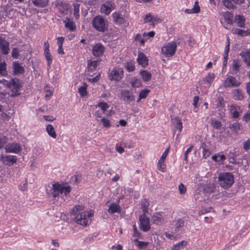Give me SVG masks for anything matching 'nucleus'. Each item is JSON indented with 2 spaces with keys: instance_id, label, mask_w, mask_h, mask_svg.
Masks as SVG:
<instances>
[{
  "instance_id": "obj_40",
  "label": "nucleus",
  "mask_w": 250,
  "mask_h": 250,
  "mask_svg": "<svg viewBox=\"0 0 250 250\" xmlns=\"http://www.w3.org/2000/svg\"><path fill=\"white\" fill-rule=\"evenodd\" d=\"M134 242L137 243L136 246L140 249L146 248L149 244L148 242L140 241L137 239H135Z\"/></svg>"
},
{
  "instance_id": "obj_20",
  "label": "nucleus",
  "mask_w": 250,
  "mask_h": 250,
  "mask_svg": "<svg viewBox=\"0 0 250 250\" xmlns=\"http://www.w3.org/2000/svg\"><path fill=\"white\" fill-rule=\"evenodd\" d=\"M121 211V208L120 206L114 203L111 204L108 209V212L109 214H113L116 212L120 213Z\"/></svg>"
},
{
  "instance_id": "obj_14",
  "label": "nucleus",
  "mask_w": 250,
  "mask_h": 250,
  "mask_svg": "<svg viewBox=\"0 0 250 250\" xmlns=\"http://www.w3.org/2000/svg\"><path fill=\"white\" fill-rule=\"evenodd\" d=\"M9 43L2 37H0V49L2 54L7 55L9 53Z\"/></svg>"
},
{
  "instance_id": "obj_9",
  "label": "nucleus",
  "mask_w": 250,
  "mask_h": 250,
  "mask_svg": "<svg viewBox=\"0 0 250 250\" xmlns=\"http://www.w3.org/2000/svg\"><path fill=\"white\" fill-rule=\"evenodd\" d=\"M22 149L21 146L17 143H11L5 146V152L7 153H19Z\"/></svg>"
},
{
  "instance_id": "obj_37",
  "label": "nucleus",
  "mask_w": 250,
  "mask_h": 250,
  "mask_svg": "<svg viewBox=\"0 0 250 250\" xmlns=\"http://www.w3.org/2000/svg\"><path fill=\"white\" fill-rule=\"evenodd\" d=\"M211 124L213 127L216 129H220L222 126L221 122L215 118H212L211 119Z\"/></svg>"
},
{
  "instance_id": "obj_63",
  "label": "nucleus",
  "mask_w": 250,
  "mask_h": 250,
  "mask_svg": "<svg viewBox=\"0 0 250 250\" xmlns=\"http://www.w3.org/2000/svg\"><path fill=\"white\" fill-rule=\"evenodd\" d=\"M232 154H233V156L231 157H230L229 159V163H232L233 164H237V163L236 162V160H235V158H234L236 156V153L235 154L232 153Z\"/></svg>"
},
{
  "instance_id": "obj_26",
  "label": "nucleus",
  "mask_w": 250,
  "mask_h": 250,
  "mask_svg": "<svg viewBox=\"0 0 250 250\" xmlns=\"http://www.w3.org/2000/svg\"><path fill=\"white\" fill-rule=\"evenodd\" d=\"M200 11V6L198 5V2L197 1L195 2L194 7L191 9H186L185 10V13L187 14H192V13H198Z\"/></svg>"
},
{
  "instance_id": "obj_57",
  "label": "nucleus",
  "mask_w": 250,
  "mask_h": 250,
  "mask_svg": "<svg viewBox=\"0 0 250 250\" xmlns=\"http://www.w3.org/2000/svg\"><path fill=\"white\" fill-rule=\"evenodd\" d=\"M184 221L182 219H179L175 224L176 229H179L184 226Z\"/></svg>"
},
{
  "instance_id": "obj_23",
  "label": "nucleus",
  "mask_w": 250,
  "mask_h": 250,
  "mask_svg": "<svg viewBox=\"0 0 250 250\" xmlns=\"http://www.w3.org/2000/svg\"><path fill=\"white\" fill-rule=\"evenodd\" d=\"M171 121L175 125V127L179 130V132H181L182 130L183 126L181 119L178 117L171 118Z\"/></svg>"
},
{
  "instance_id": "obj_46",
  "label": "nucleus",
  "mask_w": 250,
  "mask_h": 250,
  "mask_svg": "<svg viewBox=\"0 0 250 250\" xmlns=\"http://www.w3.org/2000/svg\"><path fill=\"white\" fill-rule=\"evenodd\" d=\"M223 3L228 9H233L234 7L233 3L229 0H224L223 1Z\"/></svg>"
},
{
  "instance_id": "obj_59",
  "label": "nucleus",
  "mask_w": 250,
  "mask_h": 250,
  "mask_svg": "<svg viewBox=\"0 0 250 250\" xmlns=\"http://www.w3.org/2000/svg\"><path fill=\"white\" fill-rule=\"evenodd\" d=\"M126 69L129 71V72H132L135 69V66L134 65L132 64V62H127V64H126Z\"/></svg>"
},
{
  "instance_id": "obj_12",
  "label": "nucleus",
  "mask_w": 250,
  "mask_h": 250,
  "mask_svg": "<svg viewBox=\"0 0 250 250\" xmlns=\"http://www.w3.org/2000/svg\"><path fill=\"white\" fill-rule=\"evenodd\" d=\"M104 47L102 43H96L92 47V54L95 57H100L104 52Z\"/></svg>"
},
{
  "instance_id": "obj_44",
  "label": "nucleus",
  "mask_w": 250,
  "mask_h": 250,
  "mask_svg": "<svg viewBox=\"0 0 250 250\" xmlns=\"http://www.w3.org/2000/svg\"><path fill=\"white\" fill-rule=\"evenodd\" d=\"M233 33L236 34L240 36H244L247 35V31L242 29L234 28L232 30Z\"/></svg>"
},
{
  "instance_id": "obj_19",
  "label": "nucleus",
  "mask_w": 250,
  "mask_h": 250,
  "mask_svg": "<svg viewBox=\"0 0 250 250\" xmlns=\"http://www.w3.org/2000/svg\"><path fill=\"white\" fill-rule=\"evenodd\" d=\"M13 72L15 75L22 74L24 72V68L22 66H21L18 62H13Z\"/></svg>"
},
{
  "instance_id": "obj_13",
  "label": "nucleus",
  "mask_w": 250,
  "mask_h": 250,
  "mask_svg": "<svg viewBox=\"0 0 250 250\" xmlns=\"http://www.w3.org/2000/svg\"><path fill=\"white\" fill-rule=\"evenodd\" d=\"M63 192V186H62L58 183H55L52 185V188L50 189V194L54 197H57L60 193Z\"/></svg>"
},
{
  "instance_id": "obj_2",
  "label": "nucleus",
  "mask_w": 250,
  "mask_h": 250,
  "mask_svg": "<svg viewBox=\"0 0 250 250\" xmlns=\"http://www.w3.org/2000/svg\"><path fill=\"white\" fill-rule=\"evenodd\" d=\"M234 176L230 172L220 173L218 177V183L220 186L224 189L229 188L234 183Z\"/></svg>"
},
{
  "instance_id": "obj_27",
  "label": "nucleus",
  "mask_w": 250,
  "mask_h": 250,
  "mask_svg": "<svg viewBox=\"0 0 250 250\" xmlns=\"http://www.w3.org/2000/svg\"><path fill=\"white\" fill-rule=\"evenodd\" d=\"M143 81L145 82L149 81L152 77L151 74L146 70H142L140 72Z\"/></svg>"
},
{
  "instance_id": "obj_53",
  "label": "nucleus",
  "mask_w": 250,
  "mask_h": 250,
  "mask_svg": "<svg viewBox=\"0 0 250 250\" xmlns=\"http://www.w3.org/2000/svg\"><path fill=\"white\" fill-rule=\"evenodd\" d=\"M150 20H151V23L150 25H152L153 27L155 26L156 23L161 22V19L157 16L153 17L151 16Z\"/></svg>"
},
{
  "instance_id": "obj_49",
  "label": "nucleus",
  "mask_w": 250,
  "mask_h": 250,
  "mask_svg": "<svg viewBox=\"0 0 250 250\" xmlns=\"http://www.w3.org/2000/svg\"><path fill=\"white\" fill-rule=\"evenodd\" d=\"M158 169L162 171L165 172L166 171V166L164 164V161H161L159 160L157 163Z\"/></svg>"
},
{
  "instance_id": "obj_34",
  "label": "nucleus",
  "mask_w": 250,
  "mask_h": 250,
  "mask_svg": "<svg viewBox=\"0 0 250 250\" xmlns=\"http://www.w3.org/2000/svg\"><path fill=\"white\" fill-rule=\"evenodd\" d=\"M148 206L149 203L146 199H144L141 201V209L144 212L143 214H146L148 212Z\"/></svg>"
},
{
  "instance_id": "obj_64",
  "label": "nucleus",
  "mask_w": 250,
  "mask_h": 250,
  "mask_svg": "<svg viewBox=\"0 0 250 250\" xmlns=\"http://www.w3.org/2000/svg\"><path fill=\"white\" fill-rule=\"evenodd\" d=\"M243 147L245 150H248L250 148V140H248L245 142Z\"/></svg>"
},
{
  "instance_id": "obj_41",
  "label": "nucleus",
  "mask_w": 250,
  "mask_h": 250,
  "mask_svg": "<svg viewBox=\"0 0 250 250\" xmlns=\"http://www.w3.org/2000/svg\"><path fill=\"white\" fill-rule=\"evenodd\" d=\"M7 74L5 62L0 63V76H5Z\"/></svg>"
},
{
  "instance_id": "obj_42",
  "label": "nucleus",
  "mask_w": 250,
  "mask_h": 250,
  "mask_svg": "<svg viewBox=\"0 0 250 250\" xmlns=\"http://www.w3.org/2000/svg\"><path fill=\"white\" fill-rule=\"evenodd\" d=\"M240 124L238 123L235 122L232 124L229 125V128L232 131L237 132L240 129Z\"/></svg>"
},
{
  "instance_id": "obj_22",
  "label": "nucleus",
  "mask_w": 250,
  "mask_h": 250,
  "mask_svg": "<svg viewBox=\"0 0 250 250\" xmlns=\"http://www.w3.org/2000/svg\"><path fill=\"white\" fill-rule=\"evenodd\" d=\"M245 19L243 16L241 15H236L235 17L234 22L236 23L237 26L239 27H244L245 26Z\"/></svg>"
},
{
  "instance_id": "obj_32",
  "label": "nucleus",
  "mask_w": 250,
  "mask_h": 250,
  "mask_svg": "<svg viewBox=\"0 0 250 250\" xmlns=\"http://www.w3.org/2000/svg\"><path fill=\"white\" fill-rule=\"evenodd\" d=\"M113 20L118 24H122L124 21V18L118 13L115 12L112 15Z\"/></svg>"
},
{
  "instance_id": "obj_33",
  "label": "nucleus",
  "mask_w": 250,
  "mask_h": 250,
  "mask_svg": "<svg viewBox=\"0 0 250 250\" xmlns=\"http://www.w3.org/2000/svg\"><path fill=\"white\" fill-rule=\"evenodd\" d=\"M187 244V242L186 241H182L179 242L177 244L174 245L173 247L171 249V250H179L181 249H183Z\"/></svg>"
},
{
  "instance_id": "obj_31",
  "label": "nucleus",
  "mask_w": 250,
  "mask_h": 250,
  "mask_svg": "<svg viewBox=\"0 0 250 250\" xmlns=\"http://www.w3.org/2000/svg\"><path fill=\"white\" fill-rule=\"evenodd\" d=\"M224 18L225 21L228 24H231L233 23V14L229 12H226L224 14Z\"/></svg>"
},
{
  "instance_id": "obj_29",
  "label": "nucleus",
  "mask_w": 250,
  "mask_h": 250,
  "mask_svg": "<svg viewBox=\"0 0 250 250\" xmlns=\"http://www.w3.org/2000/svg\"><path fill=\"white\" fill-rule=\"evenodd\" d=\"M32 1L37 7H44L47 5L49 0H32Z\"/></svg>"
},
{
  "instance_id": "obj_30",
  "label": "nucleus",
  "mask_w": 250,
  "mask_h": 250,
  "mask_svg": "<svg viewBox=\"0 0 250 250\" xmlns=\"http://www.w3.org/2000/svg\"><path fill=\"white\" fill-rule=\"evenodd\" d=\"M46 131L50 136L53 138H56L57 137V134L55 131L54 128L51 125H48L46 126Z\"/></svg>"
},
{
  "instance_id": "obj_50",
  "label": "nucleus",
  "mask_w": 250,
  "mask_h": 250,
  "mask_svg": "<svg viewBox=\"0 0 250 250\" xmlns=\"http://www.w3.org/2000/svg\"><path fill=\"white\" fill-rule=\"evenodd\" d=\"M101 122L103 123V125L104 127L108 128L110 127V123L109 120L105 118H102L100 120Z\"/></svg>"
},
{
  "instance_id": "obj_61",
  "label": "nucleus",
  "mask_w": 250,
  "mask_h": 250,
  "mask_svg": "<svg viewBox=\"0 0 250 250\" xmlns=\"http://www.w3.org/2000/svg\"><path fill=\"white\" fill-rule=\"evenodd\" d=\"M169 150V148L168 147V148H167L165 150V151L163 152V153L162 154V155L161 156V157L160 159V160H161V161H164V160L165 159L167 156V155Z\"/></svg>"
},
{
  "instance_id": "obj_16",
  "label": "nucleus",
  "mask_w": 250,
  "mask_h": 250,
  "mask_svg": "<svg viewBox=\"0 0 250 250\" xmlns=\"http://www.w3.org/2000/svg\"><path fill=\"white\" fill-rule=\"evenodd\" d=\"M138 63L145 67L148 65V60L146 55L142 52H139L137 58Z\"/></svg>"
},
{
  "instance_id": "obj_51",
  "label": "nucleus",
  "mask_w": 250,
  "mask_h": 250,
  "mask_svg": "<svg viewBox=\"0 0 250 250\" xmlns=\"http://www.w3.org/2000/svg\"><path fill=\"white\" fill-rule=\"evenodd\" d=\"M97 106L101 108V109L103 111V113H104L105 111L109 107L108 104L105 102L99 103L97 105Z\"/></svg>"
},
{
  "instance_id": "obj_58",
  "label": "nucleus",
  "mask_w": 250,
  "mask_h": 250,
  "mask_svg": "<svg viewBox=\"0 0 250 250\" xmlns=\"http://www.w3.org/2000/svg\"><path fill=\"white\" fill-rule=\"evenodd\" d=\"M7 141V138L5 136H3L0 137V148L3 147Z\"/></svg>"
},
{
  "instance_id": "obj_38",
  "label": "nucleus",
  "mask_w": 250,
  "mask_h": 250,
  "mask_svg": "<svg viewBox=\"0 0 250 250\" xmlns=\"http://www.w3.org/2000/svg\"><path fill=\"white\" fill-rule=\"evenodd\" d=\"M233 97L235 99L242 100L243 98L242 91L240 89L234 90Z\"/></svg>"
},
{
  "instance_id": "obj_4",
  "label": "nucleus",
  "mask_w": 250,
  "mask_h": 250,
  "mask_svg": "<svg viewBox=\"0 0 250 250\" xmlns=\"http://www.w3.org/2000/svg\"><path fill=\"white\" fill-rule=\"evenodd\" d=\"M8 86L12 92L10 95V97H14L21 94L19 91L21 87V84L19 79L17 78L12 79L10 82L8 83Z\"/></svg>"
},
{
  "instance_id": "obj_25",
  "label": "nucleus",
  "mask_w": 250,
  "mask_h": 250,
  "mask_svg": "<svg viewBox=\"0 0 250 250\" xmlns=\"http://www.w3.org/2000/svg\"><path fill=\"white\" fill-rule=\"evenodd\" d=\"M240 55L243 58L244 62L247 65L250 66V52H242L240 53Z\"/></svg>"
},
{
  "instance_id": "obj_1",
  "label": "nucleus",
  "mask_w": 250,
  "mask_h": 250,
  "mask_svg": "<svg viewBox=\"0 0 250 250\" xmlns=\"http://www.w3.org/2000/svg\"><path fill=\"white\" fill-rule=\"evenodd\" d=\"M83 206H76L71 210V215L75 220L76 223L83 226H86L91 222V218L93 216V211H84Z\"/></svg>"
},
{
  "instance_id": "obj_45",
  "label": "nucleus",
  "mask_w": 250,
  "mask_h": 250,
  "mask_svg": "<svg viewBox=\"0 0 250 250\" xmlns=\"http://www.w3.org/2000/svg\"><path fill=\"white\" fill-rule=\"evenodd\" d=\"M240 64L238 60H234L232 63V71L237 72L239 70Z\"/></svg>"
},
{
  "instance_id": "obj_10",
  "label": "nucleus",
  "mask_w": 250,
  "mask_h": 250,
  "mask_svg": "<svg viewBox=\"0 0 250 250\" xmlns=\"http://www.w3.org/2000/svg\"><path fill=\"white\" fill-rule=\"evenodd\" d=\"M240 82H238L233 76H229L225 80L224 86L225 87H238L240 85Z\"/></svg>"
},
{
  "instance_id": "obj_62",
  "label": "nucleus",
  "mask_w": 250,
  "mask_h": 250,
  "mask_svg": "<svg viewBox=\"0 0 250 250\" xmlns=\"http://www.w3.org/2000/svg\"><path fill=\"white\" fill-rule=\"evenodd\" d=\"M151 18V14L149 13V14H146L145 16V17L144 18V22L146 23V22H149L151 23V20H150Z\"/></svg>"
},
{
  "instance_id": "obj_24",
  "label": "nucleus",
  "mask_w": 250,
  "mask_h": 250,
  "mask_svg": "<svg viewBox=\"0 0 250 250\" xmlns=\"http://www.w3.org/2000/svg\"><path fill=\"white\" fill-rule=\"evenodd\" d=\"M65 23V26L66 28L69 29L70 31H75L76 29L75 24L70 19L67 18L64 21Z\"/></svg>"
},
{
  "instance_id": "obj_11",
  "label": "nucleus",
  "mask_w": 250,
  "mask_h": 250,
  "mask_svg": "<svg viewBox=\"0 0 250 250\" xmlns=\"http://www.w3.org/2000/svg\"><path fill=\"white\" fill-rule=\"evenodd\" d=\"M0 160L5 165L11 166L17 162V157L12 155H1Z\"/></svg>"
},
{
  "instance_id": "obj_60",
  "label": "nucleus",
  "mask_w": 250,
  "mask_h": 250,
  "mask_svg": "<svg viewBox=\"0 0 250 250\" xmlns=\"http://www.w3.org/2000/svg\"><path fill=\"white\" fill-rule=\"evenodd\" d=\"M133 230L134 232L132 234V236L133 237H137L138 238H139L140 236L141 235V233L138 231L137 229L136 228V226L135 225H134L133 226Z\"/></svg>"
},
{
  "instance_id": "obj_28",
  "label": "nucleus",
  "mask_w": 250,
  "mask_h": 250,
  "mask_svg": "<svg viewBox=\"0 0 250 250\" xmlns=\"http://www.w3.org/2000/svg\"><path fill=\"white\" fill-rule=\"evenodd\" d=\"M98 62L97 61L89 60L87 62V68L89 71L91 72L95 71L98 65Z\"/></svg>"
},
{
  "instance_id": "obj_48",
  "label": "nucleus",
  "mask_w": 250,
  "mask_h": 250,
  "mask_svg": "<svg viewBox=\"0 0 250 250\" xmlns=\"http://www.w3.org/2000/svg\"><path fill=\"white\" fill-rule=\"evenodd\" d=\"M204 146H205V144L204 143L202 145V147L203 148V157L205 159H206L207 157L209 156V155L211 154V151L209 150L206 149L205 147H204Z\"/></svg>"
},
{
  "instance_id": "obj_39",
  "label": "nucleus",
  "mask_w": 250,
  "mask_h": 250,
  "mask_svg": "<svg viewBox=\"0 0 250 250\" xmlns=\"http://www.w3.org/2000/svg\"><path fill=\"white\" fill-rule=\"evenodd\" d=\"M45 58L47 62V65L49 68L50 67V65L52 62V56L51 55L50 51L44 52Z\"/></svg>"
},
{
  "instance_id": "obj_43",
  "label": "nucleus",
  "mask_w": 250,
  "mask_h": 250,
  "mask_svg": "<svg viewBox=\"0 0 250 250\" xmlns=\"http://www.w3.org/2000/svg\"><path fill=\"white\" fill-rule=\"evenodd\" d=\"M80 4L75 3L73 4L74 6V16L76 19H78L79 17V9Z\"/></svg>"
},
{
  "instance_id": "obj_3",
  "label": "nucleus",
  "mask_w": 250,
  "mask_h": 250,
  "mask_svg": "<svg viewBox=\"0 0 250 250\" xmlns=\"http://www.w3.org/2000/svg\"><path fill=\"white\" fill-rule=\"evenodd\" d=\"M92 25L96 30L104 32L107 29L108 23L101 16H96L93 19Z\"/></svg>"
},
{
  "instance_id": "obj_55",
  "label": "nucleus",
  "mask_w": 250,
  "mask_h": 250,
  "mask_svg": "<svg viewBox=\"0 0 250 250\" xmlns=\"http://www.w3.org/2000/svg\"><path fill=\"white\" fill-rule=\"evenodd\" d=\"M178 189L180 194H184L187 190V188L184 184L181 183L178 187Z\"/></svg>"
},
{
  "instance_id": "obj_5",
  "label": "nucleus",
  "mask_w": 250,
  "mask_h": 250,
  "mask_svg": "<svg viewBox=\"0 0 250 250\" xmlns=\"http://www.w3.org/2000/svg\"><path fill=\"white\" fill-rule=\"evenodd\" d=\"M177 48V44L175 42H168L162 48V52L167 57H171L174 55Z\"/></svg>"
},
{
  "instance_id": "obj_6",
  "label": "nucleus",
  "mask_w": 250,
  "mask_h": 250,
  "mask_svg": "<svg viewBox=\"0 0 250 250\" xmlns=\"http://www.w3.org/2000/svg\"><path fill=\"white\" fill-rule=\"evenodd\" d=\"M124 76V71L122 68H114L108 73L110 80L117 82L120 81Z\"/></svg>"
},
{
  "instance_id": "obj_47",
  "label": "nucleus",
  "mask_w": 250,
  "mask_h": 250,
  "mask_svg": "<svg viewBox=\"0 0 250 250\" xmlns=\"http://www.w3.org/2000/svg\"><path fill=\"white\" fill-rule=\"evenodd\" d=\"M149 91H150L148 89H143L141 90L139 95V97H140V99L146 98L148 94L149 93Z\"/></svg>"
},
{
  "instance_id": "obj_8",
  "label": "nucleus",
  "mask_w": 250,
  "mask_h": 250,
  "mask_svg": "<svg viewBox=\"0 0 250 250\" xmlns=\"http://www.w3.org/2000/svg\"><path fill=\"white\" fill-rule=\"evenodd\" d=\"M140 222V229L144 232H147L150 229V220L146 214H143L139 216Z\"/></svg>"
},
{
  "instance_id": "obj_54",
  "label": "nucleus",
  "mask_w": 250,
  "mask_h": 250,
  "mask_svg": "<svg viewBox=\"0 0 250 250\" xmlns=\"http://www.w3.org/2000/svg\"><path fill=\"white\" fill-rule=\"evenodd\" d=\"M131 83L133 87H139L141 86V84L140 81L137 79H135L132 81Z\"/></svg>"
},
{
  "instance_id": "obj_7",
  "label": "nucleus",
  "mask_w": 250,
  "mask_h": 250,
  "mask_svg": "<svg viewBox=\"0 0 250 250\" xmlns=\"http://www.w3.org/2000/svg\"><path fill=\"white\" fill-rule=\"evenodd\" d=\"M121 99L125 104H129L132 102H134L135 96L133 93L128 89H122L121 91Z\"/></svg>"
},
{
  "instance_id": "obj_17",
  "label": "nucleus",
  "mask_w": 250,
  "mask_h": 250,
  "mask_svg": "<svg viewBox=\"0 0 250 250\" xmlns=\"http://www.w3.org/2000/svg\"><path fill=\"white\" fill-rule=\"evenodd\" d=\"M114 8V3L111 1H107L103 4L102 6V9L103 12L106 14L108 15L111 12V10Z\"/></svg>"
},
{
  "instance_id": "obj_35",
  "label": "nucleus",
  "mask_w": 250,
  "mask_h": 250,
  "mask_svg": "<svg viewBox=\"0 0 250 250\" xmlns=\"http://www.w3.org/2000/svg\"><path fill=\"white\" fill-rule=\"evenodd\" d=\"M87 84L86 83H83V85L79 88L78 92L82 97H83L87 94Z\"/></svg>"
},
{
  "instance_id": "obj_18",
  "label": "nucleus",
  "mask_w": 250,
  "mask_h": 250,
  "mask_svg": "<svg viewBox=\"0 0 250 250\" xmlns=\"http://www.w3.org/2000/svg\"><path fill=\"white\" fill-rule=\"evenodd\" d=\"M203 188L206 193H211L215 191V186L213 183H209L204 184Z\"/></svg>"
},
{
  "instance_id": "obj_56",
  "label": "nucleus",
  "mask_w": 250,
  "mask_h": 250,
  "mask_svg": "<svg viewBox=\"0 0 250 250\" xmlns=\"http://www.w3.org/2000/svg\"><path fill=\"white\" fill-rule=\"evenodd\" d=\"M19 55V51L17 48L14 47L12 49V57L13 58L17 59Z\"/></svg>"
},
{
  "instance_id": "obj_15",
  "label": "nucleus",
  "mask_w": 250,
  "mask_h": 250,
  "mask_svg": "<svg viewBox=\"0 0 250 250\" xmlns=\"http://www.w3.org/2000/svg\"><path fill=\"white\" fill-rule=\"evenodd\" d=\"M151 221L153 224L157 225H161L165 222V218L160 213H155L151 218Z\"/></svg>"
},
{
  "instance_id": "obj_21",
  "label": "nucleus",
  "mask_w": 250,
  "mask_h": 250,
  "mask_svg": "<svg viewBox=\"0 0 250 250\" xmlns=\"http://www.w3.org/2000/svg\"><path fill=\"white\" fill-rule=\"evenodd\" d=\"M240 110V107L239 106L236 105H231L230 106V111L233 118H237L239 116V112Z\"/></svg>"
},
{
  "instance_id": "obj_36",
  "label": "nucleus",
  "mask_w": 250,
  "mask_h": 250,
  "mask_svg": "<svg viewBox=\"0 0 250 250\" xmlns=\"http://www.w3.org/2000/svg\"><path fill=\"white\" fill-rule=\"evenodd\" d=\"M215 78V75L213 73H209L208 75L203 79V81L208 83L209 85L213 81Z\"/></svg>"
},
{
  "instance_id": "obj_52",
  "label": "nucleus",
  "mask_w": 250,
  "mask_h": 250,
  "mask_svg": "<svg viewBox=\"0 0 250 250\" xmlns=\"http://www.w3.org/2000/svg\"><path fill=\"white\" fill-rule=\"evenodd\" d=\"M217 103L216 104L217 107L219 108V109L222 108L224 106V100L222 97L218 98L217 100Z\"/></svg>"
}]
</instances>
